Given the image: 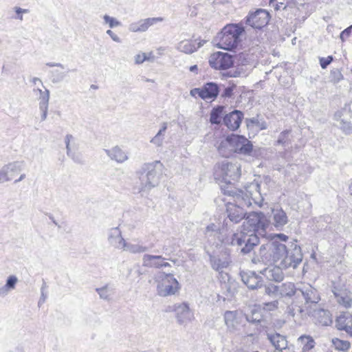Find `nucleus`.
<instances>
[{"label":"nucleus","mask_w":352,"mask_h":352,"mask_svg":"<svg viewBox=\"0 0 352 352\" xmlns=\"http://www.w3.org/2000/svg\"><path fill=\"white\" fill-rule=\"evenodd\" d=\"M336 327L352 337V314L349 312L340 314L336 320Z\"/></svg>","instance_id":"nucleus-17"},{"label":"nucleus","mask_w":352,"mask_h":352,"mask_svg":"<svg viewBox=\"0 0 352 352\" xmlns=\"http://www.w3.org/2000/svg\"><path fill=\"white\" fill-rule=\"evenodd\" d=\"M343 78V76L338 69H334L331 71L330 79L331 81L336 83L340 82Z\"/></svg>","instance_id":"nucleus-47"},{"label":"nucleus","mask_w":352,"mask_h":352,"mask_svg":"<svg viewBox=\"0 0 352 352\" xmlns=\"http://www.w3.org/2000/svg\"><path fill=\"white\" fill-rule=\"evenodd\" d=\"M332 342L336 349L340 351H346L351 347V343L346 340H342L338 338L332 340Z\"/></svg>","instance_id":"nucleus-42"},{"label":"nucleus","mask_w":352,"mask_h":352,"mask_svg":"<svg viewBox=\"0 0 352 352\" xmlns=\"http://www.w3.org/2000/svg\"><path fill=\"white\" fill-rule=\"evenodd\" d=\"M223 109L224 107L223 106H217V107L212 109L210 118V121L212 124H217L221 122Z\"/></svg>","instance_id":"nucleus-39"},{"label":"nucleus","mask_w":352,"mask_h":352,"mask_svg":"<svg viewBox=\"0 0 352 352\" xmlns=\"http://www.w3.org/2000/svg\"><path fill=\"white\" fill-rule=\"evenodd\" d=\"M292 247L291 250H287V254L280 262V265L283 268L292 267L295 269L302 262V253L300 247L297 244H292Z\"/></svg>","instance_id":"nucleus-9"},{"label":"nucleus","mask_w":352,"mask_h":352,"mask_svg":"<svg viewBox=\"0 0 352 352\" xmlns=\"http://www.w3.org/2000/svg\"><path fill=\"white\" fill-rule=\"evenodd\" d=\"M244 31L241 24H228L218 34V47L229 51L237 48L241 42V35Z\"/></svg>","instance_id":"nucleus-3"},{"label":"nucleus","mask_w":352,"mask_h":352,"mask_svg":"<svg viewBox=\"0 0 352 352\" xmlns=\"http://www.w3.org/2000/svg\"><path fill=\"white\" fill-rule=\"evenodd\" d=\"M242 314L238 311H226L224 314V320L230 331L234 332L241 323Z\"/></svg>","instance_id":"nucleus-18"},{"label":"nucleus","mask_w":352,"mask_h":352,"mask_svg":"<svg viewBox=\"0 0 352 352\" xmlns=\"http://www.w3.org/2000/svg\"><path fill=\"white\" fill-rule=\"evenodd\" d=\"M352 25L348 27L344 30H343L340 34V38L344 41L345 38H347L351 32Z\"/></svg>","instance_id":"nucleus-61"},{"label":"nucleus","mask_w":352,"mask_h":352,"mask_svg":"<svg viewBox=\"0 0 352 352\" xmlns=\"http://www.w3.org/2000/svg\"><path fill=\"white\" fill-rule=\"evenodd\" d=\"M302 343L303 344L302 351L303 352H309L315 346V342L314 339L309 336H303L300 338Z\"/></svg>","instance_id":"nucleus-41"},{"label":"nucleus","mask_w":352,"mask_h":352,"mask_svg":"<svg viewBox=\"0 0 352 352\" xmlns=\"http://www.w3.org/2000/svg\"><path fill=\"white\" fill-rule=\"evenodd\" d=\"M235 85L229 86L225 88L223 92L221 94L223 98H230L232 96Z\"/></svg>","instance_id":"nucleus-59"},{"label":"nucleus","mask_w":352,"mask_h":352,"mask_svg":"<svg viewBox=\"0 0 352 352\" xmlns=\"http://www.w3.org/2000/svg\"><path fill=\"white\" fill-rule=\"evenodd\" d=\"M147 250V248L143 244L140 243H132L129 241H126V245H124L122 251L128 252L131 254H140L146 252Z\"/></svg>","instance_id":"nucleus-35"},{"label":"nucleus","mask_w":352,"mask_h":352,"mask_svg":"<svg viewBox=\"0 0 352 352\" xmlns=\"http://www.w3.org/2000/svg\"><path fill=\"white\" fill-rule=\"evenodd\" d=\"M333 292L337 299V302L340 305H343L346 308H349L351 306L352 299L349 292L346 290L338 289L336 287L333 289Z\"/></svg>","instance_id":"nucleus-28"},{"label":"nucleus","mask_w":352,"mask_h":352,"mask_svg":"<svg viewBox=\"0 0 352 352\" xmlns=\"http://www.w3.org/2000/svg\"><path fill=\"white\" fill-rule=\"evenodd\" d=\"M270 21V14L265 10L259 9L246 18V24L256 29L265 26Z\"/></svg>","instance_id":"nucleus-14"},{"label":"nucleus","mask_w":352,"mask_h":352,"mask_svg":"<svg viewBox=\"0 0 352 352\" xmlns=\"http://www.w3.org/2000/svg\"><path fill=\"white\" fill-rule=\"evenodd\" d=\"M9 292L10 290L5 285L0 287V297L6 296Z\"/></svg>","instance_id":"nucleus-64"},{"label":"nucleus","mask_w":352,"mask_h":352,"mask_svg":"<svg viewBox=\"0 0 352 352\" xmlns=\"http://www.w3.org/2000/svg\"><path fill=\"white\" fill-rule=\"evenodd\" d=\"M339 127L345 134L352 133V124L350 122L342 119L340 121Z\"/></svg>","instance_id":"nucleus-45"},{"label":"nucleus","mask_w":352,"mask_h":352,"mask_svg":"<svg viewBox=\"0 0 352 352\" xmlns=\"http://www.w3.org/2000/svg\"><path fill=\"white\" fill-rule=\"evenodd\" d=\"M278 286L274 285H269L265 287V293L268 295L278 294Z\"/></svg>","instance_id":"nucleus-54"},{"label":"nucleus","mask_w":352,"mask_h":352,"mask_svg":"<svg viewBox=\"0 0 352 352\" xmlns=\"http://www.w3.org/2000/svg\"><path fill=\"white\" fill-rule=\"evenodd\" d=\"M96 291L98 294L100 298L105 300H110L114 294L113 288L109 285L96 288Z\"/></svg>","instance_id":"nucleus-37"},{"label":"nucleus","mask_w":352,"mask_h":352,"mask_svg":"<svg viewBox=\"0 0 352 352\" xmlns=\"http://www.w3.org/2000/svg\"><path fill=\"white\" fill-rule=\"evenodd\" d=\"M202 96L201 98L203 100L216 98L219 93V89L217 84L214 82H208L202 87Z\"/></svg>","instance_id":"nucleus-26"},{"label":"nucleus","mask_w":352,"mask_h":352,"mask_svg":"<svg viewBox=\"0 0 352 352\" xmlns=\"http://www.w3.org/2000/svg\"><path fill=\"white\" fill-rule=\"evenodd\" d=\"M302 296L305 300V305L311 309L316 306L320 300L318 291L309 284H301L298 287L297 297Z\"/></svg>","instance_id":"nucleus-8"},{"label":"nucleus","mask_w":352,"mask_h":352,"mask_svg":"<svg viewBox=\"0 0 352 352\" xmlns=\"http://www.w3.org/2000/svg\"><path fill=\"white\" fill-rule=\"evenodd\" d=\"M166 258H162L161 256L155 255V272L166 271L170 270L171 265L168 262L165 261Z\"/></svg>","instance_id":"nucleus-40"},{"label":"nucleus","mask_w":352,"mask_h":352,"mask_svg":"<svg viewBox=\"0 0 352 352\" xmlns=\"http://www.w3.org/2000/svg\"><path fill=\"white\" fill-rule=\"evenodd\" d=\"M240 275L243 283L250 289H256L263 285L262 277L257 275L254 272H242Z\"/></svg>","instance_id":"nucleus-16"},{"label":"nucleus","mask_w":352,"mask_h":352,"mask_svg":"<svg viewBox=\"0 0 352 352\" xmlns=\"http://www.w3.org/2000/svg\"><path fill=\"white\" fill-rule=\"evenodd\" d=\"M45 288H46V285H45V283H44L41 289V296L38 301V305H40L41 303L44 302L46 300L47 296L45 294Z\"/></svg>","instance_id":"nucleus-62"},{"label":"nucleus","mask_w":352,"mask_h":352,"mask_svg":"<svg viewBox=\"0 0 352 352\" xmlns=\"http://www.w3.org/2000/svg\"><path fill=\"white\" fill-rule=\"evenodd\" d=\"M102 19L104 20V24L108 25L109 28H114L122 25L121 22L119 21L117 19L108 14H104L102 16Z\"/></svg>","instance_id":"nucleus-43"},{"label":"nucleus","mask_w":352,"mask_h":352,"mask_svg":"<svg viewBox=\"0 0 352 352\" xmlns=\"http://www.w3.org/2000/svg\"><path fill=\"white\" fill-rule=\"evenodd\" d=\"M15 12L16 13V16L15 19H17L20 21H23V13H28L29 10L28 9H23L19 7H15L14 8Z\"/></svg>","instance_id":"nucleus-57"},{"label":"nucleus","mask_w":352,"mask_h":352,"mask_svg":"<svg viewBox=\"0 0 352 352\" xmlns=\"http://www.w3.org/2000/svg\"><path fill=\"white\" fill-rule=\"evenodd\" d=\"M210 65L215 69H227L234 63L233 57L226 52H218L212 54L209 59Z\"/></svg>","instance_id":"nucleus-12"},{"label":"nucleus","mask_w":352,"mask_h":352,"mask_svg":"<svg viewBox=\"0 0 352 352\" xmlns=\"http://www.w3.org/2000/svg\"><path fill=\"white\" fill-rule=\"evenodd\" d=\"M271 263L281 261L287 254V248L285 244L278 241H271Z\"/></svg>","instance_id":"nucleus-20"},{"label":"nucleus","mask_w":352,"mask_h":352,"mask_svg":"<svg viewBox=\"0 0 352 352\" xmlns=\"http://www.w3.org/2000/svg\"><path fill=\"white\" fill-rule=\"evenodd\" d=\"M140 192H147L154 187V162H145L135 172Z\"/></svg>","instance_id":"nucleus-6"},{"label":"nucleus","mask_w":352,"mask_h":352,"mask_svg":"<svg viewBox=\"0 0 352 352\" xmlns=\"http://www.w3.org/2000/svg\"><path fill=\"white\" fill-rule=\"evenodd\" d=\"M313 316L318 319V321L322 325H328L331 322L329 311L322 309L311 310Z\"/></svg>","instance_id":"nucleus-34"},{"label":"nucleus","mask_w":352,"mask_h":352,"mask_svg":"<svg viewBox=\"0 0 352 352\" xmlns=\"http://www.w3.org/2000/svg\"><path fill=\"white\" fill-rule=\"evenodd\" d=\"M231 144L234 153H239L244 155H251L253 146L251 142L242 135L232 134L230 135Z\"/></svg>","instance_id":"nucleus-11"},{"label":"nucleus","mask_w":352,"mask_h":352,"mask_svg":"<svg viewBox=\"0 0 352 352\" xmlns=\"http://www.w3.org/2000/svg\"><path fill=\"white\" fill-rule=\"evenodd\" d=\"M289 130H285L280 133L279 135L278 139L277 140V143L279 144H288V135L289 134Z\"/></svg>","instance_id":"nucleus-49"},{"label":"nucleus","mask_w":352,"mask_h":352,"mask_svg":"<svg viewBox=\"0 0 352 352\" xmlns=\"http://www.w3.org/2000/svg\"><path fill=\"white\" fill-rule=\"evenodd\" d=\"M142 261L144 266L151 267L154 264V256L151 254H144Z\"/></svg>","instance_id":"nucleus-51"},{"label":"nucleus","mask_w":352,"mask_h":352,"mask_svg":"<svg viewBox=\"0 0 352 352\" xmlns=\"http://www.w3.org/2000/svg\"><path fill=\"white\" fill-rule=\"evenodd\" d=\"M278 302L274 300L272 302H265L263 304V309L266 311H273L278 308Z\"/></svg>","instance_id":"nucleus-52"},{"label":"nucleus","mask_w":352,"mask_h":352,"mask_svg":"<svg viewBox=\"0 0 352 352\" xmlns=\"http://www.w3.org/2000/svg\"><path fill=\"white\" fill-rule=\"evenodd\" d=\"M107 241L113 248L122 251L126 241L122 236L121 230L117 226L108 230Z\"/></svg>","instance_id":"nucleus-15"},{"label":"nucleus","mask_w":352,"mask_h":352,"mask_svg":"<svg viewBox=\"0 0 352 352\" xmlns=\"http://www.w3.org/2000/svg\"><path fill=\"white\" fill-rule=\"evenodd\" d=\"M243 113L238 110H234L232 112L227 114L223 118V123L231 130L237 129L241 122L243 118Z\"/></svg>","instance_id":"nucleus-21"},{"label":"nucleus","mask_w":352,"mask_h":352,"mask_svg":"<svg viewBox=\"0 0 352 352\" xmlns=\"http://www.w3.org/2000/svg\"><path fill=\"white\" fill-rule=\"evenodd\" d=\"M270 222L263 212L249 213L242 226L240 232L232 233L230 236H223L221 241L226 244L236 246L243 254L251 252L258 245L260 236H265Z\"/></svg>","instance_id":"nucleus-1"},{"label":"nucleus","mask_w":352,"mask_h":352,"mask_svg":"<svg viewBox=\"0 0 352 352\" xmlns=\"http://www.w3.org/2000/svg\"><path fill=\"white\" fill-rule=\"evenodd\" d=\"M23 162H12L0 168V184L12 180L23 168Z\"/></svg>","instance_id":"nucleus-13"},{"label":"nucleus","mask_w":352,"mask_h":352,"mask_svg":"<svg viewBox=\"0 0 352 352\" xmlns=\"http://www.w3.org/2000/svg\"><path fill=\"white\" fill-rule=\"evenodd\" d=\"M288 313L292 316H299L304 318L307 316H309L311 314V309H309L305 305H298L297 304H292L288 307Z\"/></svg>","instance_id":"nucleus-29"},{"label":"nucleus","mask_w":352,"mask_h":352,"mask_svg":"<svg viewBox=\"0 0 352 352\" xmlns=\"http://www.w3.org/2000/svg\"><path fill=\"white\" fill-rule=\"evenodd\" d=\"M285 0H270V6L273 7L275 10H280L282 6L285 4Z\"/></svg>","instance_id":"nucleus-56"},{"label":"nucleus","mask_w":352,"mask_h":352,"mask_svg":"<svg viewBox=\"0 0 352 352\" xmlns=\"http://www.w3.org/2000/svg\"><path fill=\"white\" fill-rule=\"evenodd\" d=\"M166 129L167 124L164 122L161 129L155 135V144H157V146H160L162 144L163 138H162V136L164 135V133L166 131Z\"/></svg>","instance_id":"nucleus-48"},{"label":"nucleus","mask_w":352,"mask_h":352,"mask_svg":"<svg viewBox=\"0 0 352 352\" xmlns=\"http://www.w3.org/2000/svg\"><path fill=\"white\" fill-rule=\"evenodd\" d=\"M210 263L212 268L218 272L223 279L228 277L227 273H223V270L228 267L231 263L230 254L227 252L219 254H210Z\"/></svg>","instance_id":"nucleus-10"},{"label":"nucleus","mask_w":352,"mask_h":352,"mask_svg":"<svg viewBox=\"0 0 352 352\" xmlns=\"http://www.w3.org/2000/svg\"><path fill=\"white\" fill-rule=\"evenodd\" d=\"M156 277L160 279V282L157 287L158 295L166 297L179 293L181 286L177 280L173 276L170 270L162 272H156Z\"/></svg>","instance_id":"nucleus-5"},{"label":"nucleus","mask_w":352,"mask_h":352,"mask_svg":"<svg viewBox=\"0 0 352 352\" xmlns=\"http://www.w3.org/2000/svg\"><path fill=\"white\" fill-rule=\"evenodd\" d=\"M332 61L333 57L331 56L320 58V64L322 69H325Z\"/></svg>","instance_id":"nucleus-58"},{"label":"nucleus","mask_w":352,"mask_h":352,"mask_svg":"<svg viewBox=\"0 0 352 352\" xmlns=\"http://www.w3.org/2000/svg\"><path fill=\"white\" fill-rule=\"evenodd\" d=\"M166 312H175L177 322L181 325H186L195 319L194 312L187 302L169 305L165 309Z\"/></svg>","instance_id":"nucleus-7"},{"label":"nucleus","mask_w":352,"mask_h":352,"mask_svg":"<svg viewBox=\"0 0 352 352\" xmlns=\"http://www.w3.org/2000/svg\"><path fill=\"white\" fill-rule=\"evenodd\" d=\"M49 103L39 104V109L41 112V121L46 120L48 111Z\"/></svg>","instance_id":"nucleus-55"},{"label":"nucleus","mask_w":352,"mask_h":352,"mask_svg":"<svg viewBox=\"0 0 352 352\" xmlns=\"http://www.w3.org/2000/svg\"><path fill=\"white\" fill-rule=\"evenodd\" d=\"M230 140V135H228L221 140L217 146L218 152L222 157H229L234 153Z\"/></svg>","instance_id":"nucleus-27"},{"label":"nucleus","mask_w":352,"mask_h":352,"mask_svg":"<svg viewBox=\"0 0 352 352\" xmlns=\"http://www.w3.org/2000/svg\"><path fill=\"white\" fill-rule=\"evenodd\" d=\"M107 155L117 163L122 164L129 160L127 153L123 151L120 146H116L110 149H104Z\"/></svg>","instance_id":"nucleus-22"},{"label":"nucleus","mask_w":352,"mask_h":352,"mask_svg":"<svg viewBox=\"0 0 352 352\" xmlns=\"http://www.w3.org/2000/svg\"><path fill=\"white\" fill-rule=\"evenodd\" d=\"M74 136L71 134H67L65 137V143L67 149V155L68 156H72V151L70 148V142L74 140Z\"/></svg>","instance_id":"nucleus-53"},{"label":"nucleus","mask_w":352,"mask_h":352,"mask_svg":"<svg viewBox=\"0 0 352 352\" xmlns=\"http://www.w3.org/2000/svg\"><path fill=\"white\" fill-rule=\"evenodd\" d=\"M267 337L277 351H283L287 346L286 337L278 333H267Z\"/></svg>","instance_id":"nucleus-24"},{"label":"nucleus","mask_w":352,"mask_h":352,"mask_svg":"<svg viewBox=\"0 0 352 352\" xmlns=\"http://www.w3.org/2000/svg\"><path fill=\"white\" fill-rule=\"evenodd\" d=\"M282 268L283 267L280 264L278 265H270L261 271V273L270 280L280 282L284 277Z\"/></svg>","instance_id":"nucleus-19"},{"label":"nucleus","mask_w":352,"mask_h":352,"mask_svg":"<svg viewBox=\"0 0 352 352\" xmlns=\"http://www.w3.org/2000/svg\"><path fill=\"white\" fill-rule=\"evenodd\" d=\"M274 226L278 228H282L288 221L287 216L285 212L282 209H274L272 210Z\"/></svg>","instance_id":"nucleus-30"},{"label":"nucleus","mask_w":352,"mask_h":352,"mask_svg":"<svg viewBox=\"0 0 352 352\" xmlns=\"http://www.w3.org/2000/svg\"><path fill=\"white\" fill-rule=\"evenodd\" d=\"M278 294L281 296H297L298 287H296L294 284L291 282H287L283 283L281 285L278 286Z\"/></svg>","instance_id":"nucleus-33"},{"label":"nucleus","mask_w":352,"mask_h":352,"mask_svg":"<svg viewBox=\"0 0 352 352\" xmlns=\"http://www.w3.org/2000/svg\"><path fill=\"white\" fill-rule=\"evenodd\" d=\"M218 230H219V229L217 228V226L214 225V223H211L206 227V234L208 236H211L212 235H214V236L217 235V237H218L219 240L221 242V243L226 245L221 239L223 237L222 235L230 236L232 234L225 233L224 228H222V229L219 232Z\"/></svg>","instance_id":"nucleus-36"},{"label":"nucleus","mask_w":352,"mask_h":352,"mask_svg":"<svg viewBox=\"0 0 352 352\" xmlns=\"http://www.w3.org/2000/svg\"><path fill=\"white\" fill-rule=\"evenodd\" d=\"M43 87L44 88V90L40 88H34L33 92L36 95H38V99L39 100V104L49 103L50 91L44 86Z\"/></svg>","instance_id":"nucleus-38"},{"label":"nucleus","mask_w":352,"mask_h":352,"mask_svg":"<svg viewBox=\"0 0 352 352\" xmlns=\"http://www.w3.org/2000/svg\"><path fill=\"white\" fill-rule=\"evenodd\" d=\"M271 242H267L262 245L256 256L252 259V263H257L263 262L264 263H271Z\"/></svg>","instance_id":"nucleus-23"},{"label":"nucleus","mask_w":352,"mask_h":352,"mask_svg":"<svg viewBox=\"0 0 352 352\" xmlns=\"http://www.w3.org/2000/svg\"><path fill=\"white\" fill-rule=\"evenodd\" d=\"M195 41H192L189 40H184L179 42L177 45V49L186 54H191L196 51L198 48L203 45V43L199 42L197 46L195 45Z\"/></svg>","instance_id":"nucleus-31"},{"label":"nucleus","mask_w":352,"mask_h":352,"mask_svg":"<svg viewBox=\"0 0 352 352\" xmlns=\"http://www.w3.org/2000/svg\"><path fill=\"white\" fill-rule=\"evenodd\" d=\"M154 19H146L132 23L129 26V30L132 32H144L153 24Z\"/></svg>","instance_id":"nucleus-32"},{"label":"nucleus","mask_w":352,"mask_h":352,"mask_svg":"<svg viewBox=\"0 0 352 352\" xmlns=\"http://www.w3.org/2000/svg\"><path fill=\"white\" fill-rule=\"evenodd\" d=\"M17 283H18V278L14 275H11V276H8V278L6 280V283L4 285L10 292L15 289L16 285Z\"/></svg>","instance_id":"nucleus-46"},{"label":"nucleus","mask_w":352,"mask_h":352,"mask_svg":"<svg viewBox=\"0 0 352 352\" xmlns=\"http://www.w3.org/2000/svg\"><path fill=\"white\" fill-rule=\"evenodd\" d=\"M52 82L53 83H58L62 82L66 77V74L64 72L59 70H53L51 72Z\"/></svg>","instance_id":"nucleus-44"},{"label":"nucleus","mask_w":352,"mask_h":352,"mask_svg":"<svg viewBox=\"0 0 352 352\" xmlns=\"http://www.w3.org/2000/svg\"><path fill=\"white\" fill-rule=\"evenodd\" d=\"M230 195L235 197L236 204L229 203L226 210L229 220L234 223H239L245 217L244 207H250L252 203L261 207L263 202L260 184L258 183L250 184L245 190L230 191Z\"/></svg>","instance_id":"nucleus-2"},{"label":"nucleus","mask_w":352,"mask_h":352,"mask_svg":"<svg viewBox=\"0 0 352 352\" xmlns=\"http://www.w3.org/2000/svg\"><path fill=\"white\" fill-rule=\"evenodd\" d=\"M223 300H231L236 292V283L234 280L223 281L221 284Z\"/></svg>","instance_id":"nucleus-25"},{"label":"nucleus","mask_w":352,"mask_h":352,"mask_svg":"<svg viewBox=\"0 0 352 352\" xmlns=\"http://www.w3.org/2000/svg\"><path fill=\"white\" fill-rule=\"evenodd\" d=\"M202 87L201 88H195L190 90V95L192 96L195 97L197 95H198L200 98L201 96H202Z\"/></svg>","instance_id":"nucleus-63"},{"label":"nucleus","mask_w":352,"mask_h":352,"mask_svg":"<svg viewBox=\"0 0 352 352\" xmlns=\"http://www.w3.org/2000/svg\"><path fill=\"white\" fill-rule=\"evenodd\" d=\"M241 175V166L238 162L223 160L217 164L214 168L215 178L221 179L226 184L237 181Z\"/></svg>","instance_id":"nucleus-4"},{"label":"nucleus","mask_w":352,"mask_h":352,"mask_svg":"<svg viewBox=\"0 0 352 352\" xmlns=\"http://www.w3.org/2000/svg\"><path fill=\"white\" fill-rule=\"evenodd\" d=\"M151 55V53H150L148 56L146 54H145V53L137 54L135 56V64L139 65V64H141V63H144L145 60H150Z\"/></svg>","instance_id":"nucleus-50"},{"label":"nucleus","mask_w":352,"mask_h":352,"mask_svg":"<svg viewBox=\"0 0 352 352\" xmlns=\"http://www.w3.org/2000/svg\"><path fill=\"white\" fill-rule=\"evenodd\" d=\"M106 34L109 35L113 41L116 43H121L122 41L120 38L116 34H115L111 30H107L106 31Z\"/></svg>","instance_id":"nucleus-60"}]
</instances>
